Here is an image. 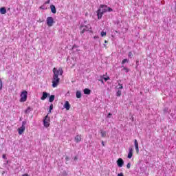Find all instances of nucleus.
<instances>
[{
  "instance_id": "obj_7",
  "label": "nucleus",
  "mask_w": 176,
  "mask_h": 176,
  "mask_svg": "<svg viewBox=\"0 0 176 176\" xmlns=\"http://www.w3.org/2000/svg\"><path fill=\"white\" fill-rule=\"evenodd\" d=\"M116 163H117V166L121 168V167H123V164H124V161L122 158H118Z\"/></svg>"
},
{
  "instance_id": "obj_50",
  "label": "nucleus",
  "mask_w": 176,
  "mask_h": 176,
  "mask_svg": "<svg viewBox=\"0 0 176 176\" xmlns=\"http://www.w3.org/2000/svg\"><path fill=\"white\" fill-rule=\"evenodd\" d=\"M87 23V21H84V24H86Z\"/></svg>"
},
{
  "instance_id": "obj_25",
  "label": "nucleus",
  "mask_w": 176,
  "mask_h": 176,
  "mask_svg": "<svg viewBox=\"0 0 176 176\" xmlns=\"http://www.w3.org/2000/svg\"><path fill=\"white\" fill-rule=\"evenodd\" d=\"M118 86L116 87V89H118V90H122L123 89V84L118 83Z\"/></svg>"
},
{
  "instance_id": "obj_52",
  "label": "nucleus",
  "mask_w": 176,
  "mask_h": 176,
  "mask_svg": "<svg viewBox=\"0 0 176 176\" xmlns=\"http://www.w3.org/2000/svg\"><path fill=\"white\" fill-rule=\"evenodd\" d=\"M76 52H79V50L76 49Z\"/></svg>"
},
{
  "instance_id": "obj_19",
  "label": "nucleus",
  "mask_w": 176,
  "mask_h": 176,
  "mask_svg": "<svg viewBox=\"0 0 176 176\" xmlns=\"http://www.w3.org/2000/svg\"><path fill=\"white\" fill-rule=\"evenodd\" d=\"M0 13H1V14H6V8L1 7L0 8Z\"/></svg>"
},
{
  "instance_id": "obj_6",
  "label": "nucleus",
  "mask_w": 176,
  "mask_h": 176,
  "mask_svg": "<svg viewBox=\"0 0 176 176\" xmlns=\"http://www.w3.org/2000/svg\"><path fill=\"white\" fill-rule=\"evenodd\" d=\"M56 23L54 21V19H53L52 16H48L46 20V24L48 25V27H53V24Z\"/></svg>"
},
{
  "instance_id": "obj_16",
  "label": "nucleus",
  "mask_w": 176,
  "mask_h": 176,
  "mask_svg": "<svg viewBox=\"0 0 176 176\" xmlns=\"http://www.w3.org/2000/svg\"><path fill=\"white\" fill-rule=\"evenodd\" d=\"M75 142L78 144V142H80L82 141V137L80 135H77L74 138Z\"/></svg>"
},
{
  "instance_id": "obj_39",
  "label": "nucleus",
  "mask_w": 176,
  "mask_h": 176,
  "mask_svg": "<svg viewBox=\"0 0 176 176\" xmlns=\"http://www.w3.org/2000/svg\"><path fill=\"white\" fill-rule=\"evenodd\" d=\"M44 3H45V5H47V4L50 3V0H47Z\"/></svg>"
},
{
  "instance_id": "obj_3",
  "label": "nucleus",
  "mask_w": 176,
  "mask_h": 176,
  "mask_svg": "<svg viewBox=\"0 0 176 176\" xmlns=\"http://www.w3.org/2000/svg\"><path fill=\"white\" fill-rule=\"evenodd\" d=\"M107 8H101V5H100L99 8L96 11V16H98V20H101L102 19V15L104 13H107Z\"/></svg>"
},
{
  "instance_id": "obj_31",
  "label": "nucleus",
  "mask_w": 176,
  "mask_h": 176,
  "mask_svg": "<svg viewBox=\"0 0 176 176\" xmlns=\"http://www.w3.org/2000/svg\"><path fill=\"white\" fill-rule=\"evenodd\" d=\"M102 79L104 80V82H107V81L109 80V79H111V78H109V76H107L105 78H102Z\"/></svg>"
},
{
  "instance_id": "obj_51",
  "label": "nucleus",
  "mask_w": 176,
  "mask_h": 176,
  "mask_svg": "<svg viewBox=\"0 0 176 176\" xmlns=\"http://www.w3.org/2000/svg\"><path fill=\"white\" fill-rule=\"evenodd\" d=\"M104 43H108V41L107 40H105Z\"/></svg>"
},
{
  "instance_id": "obj_29",
  "label": "nucleus",
  "mask_w": 176,
  "mask_h": 176,
  "mask_svg": "<svg viewBox=\"0 0 176 176\" xmlns=\"http://www.w3.org/2000/svg\"><path fill=\"white\" fill-rule=\"evenodd\" d=\"M133 52H129V54H128V57L129 58H131L132 57H133Z\"/></svg>"
},
{
  "instance_id": "obj_47",
  "label": "nucleus",
  "mask_w": 176,
  "mask_h": 176,
  "mask_svg": "<svg viewBox=\"0 0 176 176\" xmlns=\"http://www.w3.org/2000/svg\"><path fill=\"white\" fill-rule=\"evenodd\" d=\"M49 113H52V110H50V109H49L47 115H49Z\"/></svg>"
},
{
  "instance_id": "obj_1",
  "label": "nucleus",
  "mask_w": 176,
  "mask_h": 176,
  "mask_svg": "<svg viewBox=\"0 0 176 176\" xmlns=\"http://www.w3.org/2000/svg\"><path fill=\"white\" fill-rule=\"evenodd\" d=\"M53 78H52V87H57L58 84L60 83V78H58V75L60 76L64 74V70H63L62 67H59L58 69L56 67H54L53 70Z\"/></svg>"
},
{
  "instance_id": "obj_17",
  "label": "nucleus",
  "mask_w": 176,
  "mask_h": 176,
  "mask_svg": "<svg viewBox=\"0 0 176 176\" xmlns=\"http://www.w3.org/2000/svg\"><path fill=\"white\" fill-rule=\"evenodd\" d=\"M116 97H120L122 96V90L116 89Z\"/></svg>"
},
{
  "instance_id": "obj_42",
  "label": "nucleus",
  "mask_w": 176,
  "mask_h": 176,
  "mask_svg": "<svg viewBox=\"0 0 176 176\" xmlns=\"http://www.w3.org/2000/svg\"><path fill=\"white\" fill-rule=\"evenodd\" d=\"M118 176H124V175H123V173H118Z\"/></svg>"
},
{
  "instance_id": "obj_33",
  "label": "nucleus",
  "mask_w": 176,
  "mask_h": 176,
  "mask_svg": "<svg viewBox=\"0 0 176 176\" xmlns=\"http://www.w3.org/2000/svg\"><path fill=\"white\" fill-rule=\"evenodd\" d=\"M3 83L2 80L0 78V90H2Z\"/></svg>"
},
{
  "instance_id": "obj_21",
  "label": "nucleus",
  "mask_w": 176,
  "mask_h": 176,
  "mask_svg": "<svg viewBox=\"0 0 176 176\" xmlns=\"http://www.w3.org/2000/svg\"><path fill=\"white\" fill-rule=\"evenodd\" d=\"M48 97L49 98V102H53V101H54V98H56V96L54 95H50Z\"/></svg>"
},
{
  "instance_id": "obj_12",
  "label": "nucleus",
  "mask_w": 176,
  "mask_h": 176,
  "mask_svg": "<svg viewBox=\"0 0 176 176\" xmlns=\"http://www.w3.org/2000/svg\"><path fill=\"white\" fill-rule=\"evenodd\" d=\"M50 9H51V12H52V13H53V14H56V13H57V10L56 9V6H54V4H52L50 6Z\"/></svg>"
},
{
  "instance_id": "obj_37",
  "label": "nucleus",
  "mask_w": 176,
  "mask_h": 176,
  "mask_svg": "<svg viewBox=\"0 0 176 176\" xmlns=\"http://www.w3.org/2000/svg\"><path fill=\"white\" fill-rule=\"evenodd\" d=\"M73 159L74 162H76L78 160V155H76Z\"/></svg>"
},
{
  "instance_id": "obj_24",
  "label": "nucleus",
  "mask_w": 176,
  "mask_h": 176,
  "mask_svg": "<svg viewBox=\"0 0 176 176\" xmlns=\"http://www.w3.org/2000/svg\"><path fill=\"white\" fill-rule=\"evenodd\" d=\"M121 68H122V71H125V72H126V74L130 72V69L124 67V65H122L121 67Z\"/></svg>"
},
{
  "instance_id": "obj_10",
  "label": "nucleus",
  "mask_w": 176,
  "mask_h": 176,
  "mask_svg": "<svg viewBox=\"0 0 176 176\" xmlns=\"http://www.w3.org/2000/svg\"><path fill=\"white\" fill-rule=\"evenodd\" d=\"M49 96H50V94L44 91L43 92V95L41 98V100H42V101H45V100H46V98H47Z\"/></svg>"
},
{
  "instance_id": "obj_46",
  "label": "nucleus",
  "mask_w": 176,
  "mask_h": 176,
  "mask_svg": "<svg viewBox=\"0 0 176 176\" xmlns=\"http://www.w3.org/2000/svg\"><path fill=\"white\" fill-rule=\"evenodd\" d=\"M102 146H105V143H104V141H102Z\"/></svg>"
},
{
  "instance_id": "obj_49",
  "label": "nucleus",
  "mask_w": 176,
  "mask_h": 176,
  "mask_svg": "<svg viewBox=\"0 0 176 176\" xmlns=\"http://www.w3.org/2000/svg\"><path fill=\"white\" fill-rule=\"evenodd\" d=\"M175 12H176V1H175Z\"/></svg>"
},
{
  "instance_id": "obj_14",
  "label": "nucleus",
  "mask_w": 176,
  "mask_h": 176,
  "mask_svg": "<svg viewBox=\"0 0 176 176\" xmlns=\"http://www.w3.org/2000/svg\"><path fill=\"white\" fill-rule=\"evenodd\" d=\"M83 93L87 96H90V94H91V90L89 88H85L83 89Z\"/></svg>"
},
{
  "instance_id": "obj_5",
  "label": "nucleus",
  "mask_w": 176,
  "mask_h": 176,
  "mask_svg": "<svg viewBox=\"0 0 176 176\" xmlns=\"http://www.w3.org/2000/svg\"><path fill=\"white\" fill-rule=\"evenodd\" d=\"M43 123L44 127H46V129L50 126V117H49V114H47L43 119Z\"/></svg>"
},
{
  "instance_id": "obj_20",
  "label": "nucleus",
  "mask_w": 176,
  "mask_h": 176,
  "mask_svg": "<svg viewBox=\"0 0 176 176\" xmlns=\"http://www.w3.org/2000/svg\"><path fill=\"white\" fill-rule=\"evenodd\" d=\"M100 134H101V137L102 138H105L107 137V131H105L102 129L100 130Z\"/></svg>"
},
{
  "instance_id": "obj_32",
  "label": "nucleus",
  "mask_w": 176,
  "mask_h": 176,
  "mask_svg": "<svg viewBox=\"0 0 176 176\" xmlns=\"http://www.w3.org/2000/svg\"><path fill=\"white\" fill-rule=\"evenodd\" d=\"M25 124H27V121L24 120L22 122L21 127H25Z\"/></svg>"
},
{
  "instance_id": "obj_18",
  "label": "nucleus",
  "mask_w": 176,
  "mask_h": 176,
  "mask_svg": "<svg viewBox=\"0 0 176 176\" xmlns=\"http://www.w3.org/2000/svg\"><path fill=\"white\" fill-rule=\"evenodd\" d=\"M76 98H82V92L80 91H76Z\"/></svg>"
},
{
  "instance_id": "obj_22",
  "label": "nucleus",
  "mask_w": 176,
  "mask_h": 176,
  "mask_svg": "<svg viewBox=\"0 0 176 176\" xmlns=\"http://www.w3.org/2000/svg\"><path fill=\"white\" fill-rule=\"evenodd\" d=\"M31 111H32V108H31V107H28L27 109L25 110V115H28Z\"/></svg>"
},
{
  "instance_id": "obj_40",
  "label": "nucleus",
  "mask_w": 176,
  "mask_h": 176,
  "mask_svg": "<svg viewBox=\"0 0 176 176\" xmlns=\"http://www.w3.org/2000/svg\"><path fill=\"white\" fill-rule=\"evenodd\" d=\"M2 158L6 160V154H3V155H2Z\"/></svg>"
},
{
  "instance_id": "obj_4",
  "label": "nucleus",
  "mask_w": 176,
  "mask_h": 176,
  "mask_svg": "<svg viewBox=\"0 0 176 176\" xmlns=\"http://www.w3.org/2000/svg\"><path fill=\"white\" fill-rule=\"evenodd\" d=\"M28 97V92L26 90L23 91L21 93V98H20V102H25L27 101V98Z\"/></svg>"
},
{
  "instance_id": "obj_43",
  "label": "nucleus",
  "mask_w": 176,
  "mask_h": 176,
  "mask_svg": "<svg viewBox=\"0 0 176 176\" xmlns=\"http://www.w3.org/2000/svg\"><path fill=\"white\" fill-rule=\"evenodd\" d=\"M105 78V75H103V76H100V79H102V80H104V78Z\"/></svg>"
},
{
  "instance_id": "obj_15",
  "label": "nucleus",
  "mask_w": 176,
  "mask_h": 176,
  "mask_svg": "<svg viewBox=\"0 0 176 176\" xmlns=\"http://www.w3.org/2000/svg\"><path fill=\"white\" fill-rule=\"evenodd\" d=\"M127 157L128 159H131L133 157V148L131 147L129 148V153Z\"/></svg>"
},
{
  "instance_id": "obj_45",
  "label": "nucleus",
  "mask_w": 176,
  "mask_h": 176,
  "mask_svg": "<svg viewBox=\"0 0 176 176\" xmlns=\"http://www.w3.org/2000/svg\"><path fill=\"white\" fill-rule=\"evenodd\" d=\"M94 39H98V36H95L94 37Z\"/></svg>"
},
{
  "instance_id": "obj_23",
  "label": "nucleus",
  "mask_w": 176,
  "mask_h": 176,
  "mask_svg": "<svg viewBox=\"0 0 176 176\" xmlns=\"http://www.w3.org/2000/svg\"><path fill=\"white\" fill-rule=\"evenodd\" d=\"M40 9L42 10H47V7L46 6V3H43L41 6H40Z\"/></svg>"
},
{
  "instance_id": "obj_30",
  "label": "nucleus",
  "mask_w": 176,
  "mask_h": 176,
  "mask_svg": "<svg viewBox=\"0 0 176 176\" xmlns=\"http://www.w3.org/2000/svg\"><path fill=\"white\" fill-rule=\"evenodd\" d=\"M78 47H79V46L76 45V44H74L72 47V50H74L75 49H78Z\"/></svg>"
},
{
  "instance_id": "obj_48",
  "label": "nucleus",
  "mask_w": 176,
  "mask_h": 176,
  "mask_svg": "<svg viewBox=\"0 0 176 176\" xmlns=\"http://www.w3.org/2000/svg\"><path fill=\"white\" fill-rule=\"evenodd\" d=\"M131 120L132 122H134V117L132 116V117L131 118Z\"/></svg>"
},
{
  "instance_id": "obj_9",
  "label": "nucleus",
  "mask_w": 176,
  "mask_h": 176,
  "mask_svg": "<svg viewBox=\"0 0 176 176\" xmlns=\"http://www.w3.org/2000/svg\"><path fill=\"white\" fill-rule=\"evenodd\" d=\"M134 145L136 153H140V148L138 147V141L137 140V139L134 140Z\"/></svg>"
},
{
  "instance_id": "obj_44",
  "label": "nucleus",
  "mask_w": 176,
  "mask_h": 176,
  "mask_svg": "<svg viewBox=\"0 0 176 176\" xmlns=\"http://www.w3.org/2000/svg\"><path fill=\"white\" fill-rule=\"evenodd\" d=\"M22 176H30V175H28V173H25V174L22 175Z\"/></svg>"
},
{
  "instance_id": "obj_2",
  "label": "nucleus",
  "mask_w": 176,
  "mask_h": 176,
  "mask_svg": "<svg viewBox=\"0 0 176 176\" xmlns=\"http://www.w3.org/2000/svg\"><path fill=\"white\" fill-rule=\"evenodd\" d=\"M79 30H80V34L82 35L83 34H85V32H90L91 34H93V30L91 26L90 25V24L88 25H85V23H81L80 27H79Z\"/></svg>"
},
{
  "instance_id": "obj_27",
  "label": "nucleus",
  "mask_w": 176,
  "mask_h": 176,
  "mask_svg": "<svg viewBox=\"0 0 176 176\" xmlns=\"http://www.w3.org/2000/svg\"><path fill=\"white\" fill-rule=\"evenodd\" d=\"M100 35L102 38H104V36H107V32L102 31Z\"/></svg>"
},
{
  "instance_id": "obj_13",
  "label": "nucleus",
  "mask_w": 176,
  "mask_h": 176,
  "mask_svg": "<svg viewBox=\"0 0 176 176\" xmlns=\"http://www.w3.org/2000/svg\"><path fill=\"white\" fill-rule=\"evenodd\" d=\"M24 131H25V126H21L18 129V133L19 135H21Z\"/></svg>"
},
{
  "instance_id": "obj_34",
  "label": "nucleus",
  "mask_w": 176,
  "mask_h": 176,
  "mask_svg": "<svg viewBox=\"0 0 176 176\" xmlns=\"http://www.w3.org/2000/svg\"><path fill=\"white\" fill-rule=\"evenodd\" d=\"M130 167H131V163L129 162V163L126 164V168L129 169Z\"/></svg>"
},
{
  "instance_id": "obj_28",
  "label": "nucleus",
  "mask_w": 176,
  "mask_h": 176,
  "mask_svg": "<svg viewBox=\"0 0 176 176\" xmlns=\"http://www.w3.org/2000/svg\"><path fill=\"white\" fill-rule=\"evenodd\" d=\"M170 113V111H168V107H165L164 109V113Z\"/></svg>"
},
{
  "instance_id": "obj_11",
  "label": "nucleus",
  "mask_w": 176,
  "mask_h": 176,
  "mask_svg": "<svg viewBox=\"0 0 176 176\" xmlns=\"http://www.w3.org/2000/svg\"><path fill=\"white\" fill-rule=\"evenodd\" d=\"M64 108L66 109V111H69L71 109V104H69V102L65 101L64 104Z\"/></svg>"
},
{
  "instance_id": "obj_26",
  "label": "nucleus",
  "mask_w": 176,
  "mask_h": 176,
  "mask_svg": "<svg viewBox=\"0 0 176 176\" xmlns=\"http://www.w3.org/2000/svg\"><path fill=\"white\" fill-rule=\"evenodd\" d=\"M126 63H129V59H127V58L123 59L121 64H122V65H124V64H126Z\"/></svg>"
},
{
  "instance_id": "obj_41",
  "label": "nucleus",
  "mask_w": 176,
  "mask_h": 176,
  "mask_svg": "<svg viewBox=\"0 0 176 176\" xmlns=\"http://www.w3.org/2000/svg\"><path fill=\"white\" fill-rule=\"evenodd\" d=\"M68 160H69V157L68 156H66L65 157V161L68 162Z\"/></svg>"
},
{
  "instance_id": "obj_35",
  "label": "nucleus",
  "mask_w": 176,
  "mask_h": 176,
  "mask_svg": "<svg viewBox=\"0 0 176 176\" xmlns=\"http://www.w3.org/2000/svg\"><path fill=\"white\" fill-rule=\"evenodd\" d=\"M107 118L110 119V118H112V113H109L107 115Z\"/></svg>"
},
{
  "instance_id": "obj_53",
  "label": "nucleus",
  "mask_w": 176,
  "mask_h": 176,
  "mask_svg": "<svg viewBox=\"0 0 176 176\" xmlns=\"http://www.w3.org/2000/svg\"><path fill=\"white\" fill-rule=\"evenodd\" d=\"M104 47L107 46L105 44H104Z\"/></svg>"
},
{
  "instance_id": "obj_36",
  "label": "nucleus",
  "mask_w": 176,
  "mask_h": 176,
  "mask_svg": "<svg viewBox=\"0 0 176 176\" xmlns=\"http://www.w3.org/2000/svg\"><path fill=\"white\" fill-rule=\"evenodd\" d=\"M50 109L51 111H53V104H51L50 105V109Z\"/></svg>"
},
{
  "instance_id": "obj_8",
  "label": "nucleus",
  "mask_w": 176,
  "mask_h": 176,
  "mask_svg": "<svg viewBox=\"0 0 176 176\" xmlns=\"http://www.w3.org/2000/svg\"><path fill=\"white\" fill-rule=\"evenodd\" d=\"M100 8H102V9H104V8H106L107 12H113V9H112V8L109 7L108 6H107L105 4H100Z\"/></svg>"
},
{
  "instance_id": "obj_38",
  "label": "nucleus",
  "mask_w": 176,
  "mask_h": 176,
  "mask_svg": "<svg viewBox=\"0 0 176 176\" xmlns=\"http://www.w3.org/2000/svg\"><path fill=\"white\" fill-rule=\"evenodd\" d=\"M98 80H99V82H101V83H102V85L104 84V80H102V79L100 78V79H99Z\"/></svg>"
}]
</instances>
